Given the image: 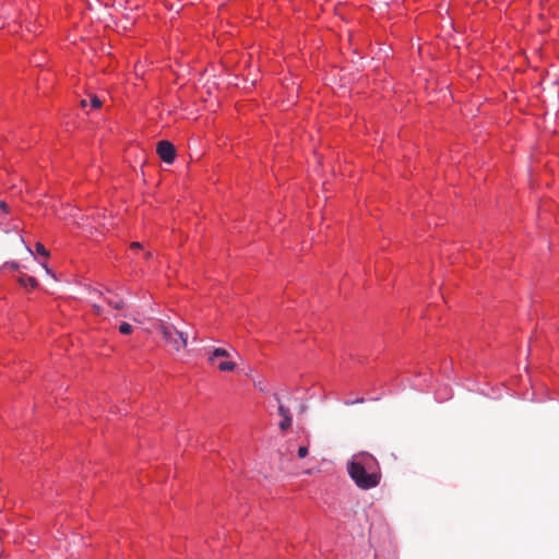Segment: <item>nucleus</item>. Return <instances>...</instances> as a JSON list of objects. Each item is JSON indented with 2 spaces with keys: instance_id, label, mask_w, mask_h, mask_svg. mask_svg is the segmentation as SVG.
<instances>
[{
  "instance_id": "nucleus-1",
  "label": "nucleus",
  "mask_w": 559,
  "mask_h": 559,
  "mask_svg": "<svg viewBox=\"0 0 559 559\" xmlns=\"http://www.w3.org/2000/svg\"><path fill=\"white\" fill-rule=\"evenodd\" d=\"M346 469L350 479L361 490L376 488L382 479L378 460L368 452L354 454L347 462Z\"/></svg>"
},
{
  "instance_id": "nucleus-2",
  "label": "nucleus",
  "mask_w": 559,
  "mask_h": 559,
  "mask_svg": "<svg viewBox=\"0 0 559 559\" xmlns=\"http://www.w3.org/2000/svg\"><path fill=\"white\" fill-rule=\"evenodd\" d=\"M157 329L160 331L165 343L174 350L179 352L187 346L188 333L178 330L173 324L160 321Z\"/></svg>"
},
{
  "instance_id": "nucleus-3",
  "label": "nucleus",
  "mask_w": 559,
  "mask_h": 559,
  "mask_svg": "<svg viewBox=\"0 0 559 559\" xmlns=\"http://www.w3.org/2000/svg\"><path fill=\"white\" fill-rule=\"evenodd\" d=\"M156 152L159 158L166 164H171L175 160L176 150L174 144L169 141H159L156 146Z\"/></svg>"
},
{
  "instance_id": "nucleus-4",
  "label": "nucleus",
  "mask_w": 559,
  "mask_h": 559,
  "mask_svg": "<svg viewBox=\"0 0 559 559\" xmlns=\"http://www.w3.org/2000/svg\"><path fill=\"white\" fill-rule=\"evenodd\" d=\"M19 282H20L21 285H23L25 287L35 288V287L38 286L37 280L35 277H33V276L22 275L19 278Z\"/></svg>"
},
{
  "instance_id": "nucleus-5",
  "label": "nucleus",
  "mask_w": 559,
  "mask_h": 559,
  "mask_svg": "<svg viewBox=\"0 0 559 559\" xmlns=\"http://www.w3.org/2000/svg\"><path fill=\"white\" fill-rule=\"evenodd\" d=\"M218 357H230V353L225 348L217 347L212 352L211 356L209 357V360L210 362L214 364L215 358Z\"/></svg>"
},
{
  "instance_id": "nucleus-6",
  "label": "nucleus",
  "mask_w": 559,
  "mask_h": 559,
  "mask_svg": "<svg viewBox=\"0 0 559 559\" xmlns=\"http://www.w3.org/2000/svg\"><path fill=\"white\" fill-rule=\"evenodd\" d=\"M106 301L109 306H111L118 310L123 309L126 306L124 301L121 298H119V299L107 298Z\"/></svg>"
},
{
  "instance_id": "nucleus-7",
  "label": "nucleus",
  "mask_w": 559,
  "mask_h": 559,
  "mask_svg": "<svg viewBox=\"0 0 559 559\" xmlns=\"http://www.w3.org/2000/svg\"><path fill=\"white\" fill-rule=\"evenodd\" d=\"M236 368V364L233 361H222L218 364V369L221 371H233Z\"/></svg>"
},
{
  "instance_id": "nucleus-8",
  "label": "nucleus",
  "mask_w": 559,
  "mask_h": 559,
  "mask_svg": "<svg viewBox=\"0 0 559 559\" xmlns=\"http://www.w3.org/2000/svg\"><path fill=\"white\" fill-rule=\"evenodd\" d=\"M36 252L47 259L49 257V251L44 247L43 243L37 242L35 246Z\"/></svg>"
},
{
  "instance_id": "nucleus-9",
  "label": "nucleus",
  "mask_w": 559,
  "mask_h": 559,
  "mask_svg": "<svg viewBox=\"0 0 559 559\" xmlns=\"http://www.w3.org/2000/svg\"><path fill=\"white\" fill-rule=\"evenodd\" d=\"M132 331H133L132 325L127 323V322H122L119 325V332L122 333V334H130V333H132Z\"/></svg>"
},
{
  "instance_id": "nucleus-10",
  "label": "nucleus",
  "mask_w": 559,
  "mask_h": 559,
  "mask_svg": "<svg viewBox=\"0 0 559 559\" xmlns=\"http://www.w3.org/2000/svg\"><path fill=\"white\" fill-rule=\"evenodd\" d=\"M292 421H293L292 417H290V418H286V417H285V418H283V419H282V421H281V423H280V425H278V426H280V429H281L282 431H286L288 428H290V426H292Z\"/></svg>"
},
{
  "instance_id": "nucleus-11",
  "label": "nucleus",
  "mask_w": 559,
  "mask_h": 559,
  "mask_svg": "<svg viewBox=\"0 0 559 559\" xmlns=\"http://www.w3.org/2000/svg\"><path fill=\"white\" fill-rule=\"evenodd\" d=\"M277 409H278V414L283 417V418H290V414H289V409L287 407H285L283 405V403H280V405L277 406Z\"/></svg>"
},
{
  "instance_id": "nucleus-12",
  "label": "nucleus",
  "mask_w": 559,
  "mask_h": 559,
  "mask_svg": "<svg viewBox=\"0 0 559 559\" xmlns=\"http://www.w3.org/2000/svg\"><path fill=\"white\" fill-rule=\"evenodd\" d=\"M91 106L93 108H99L102 106V100L96 95H91Z\"/></svg>"
},
{
  "instance_id": "nucleus-13",
  "label": "nucleus",
  "mask_w": 559,
  "mask_h": 559,
  "mask_svg": "<svg viewBox=\"0 0 559 559\" xmlns=\"http://www.w3.org/2000/svg\"><path fill=\"white\" fill-rule=\"evenodd\" d=\"M308 452L309 451H308V447L307 445L299 447L298 452H297L298 457H300V459L306 457L308 455Z\"/></svg>"
},
{
  "instance_id": "nucleus-14",
  "label": "nucleus",
  "mask_w": 559,
  "mask_h": 559,
  "mask_svg": "<svg viewBox=\"0 0 559 559\" xmlns=\"http://www.w3.org/2000/svg\"><path fill=\"white\" fill-rule=\"evenodd\" d=\"M0 209H1L4 213H8V212H9L8 204H7L4 201H0Z\"/></svg>"
},
{
  "instance_id": "nucleus-15",
  "label": "nucleus",
  "mask_w": 559,
  "mask_h": 559,
  "mask_svg": "<svg viewBox=\"0 0 559 559\" xmlns=\"http://www.w3.org/2000/svg\"><path fill=\"white\" fill-rule=\"evenodd\" d=\"M254 385H255L260 391H262V392H265V391H266L265 386L263 385V383H262L261 381L255 382V383H254Z\"/></svg>"
},
{
  "instance_id": "nucleus-16",
  "label": "nucleus",
  "mask_w": 559,
  "mask_h": 559,
  "mask_svg": "<svg viewBox=\"0 0 559 559\" xmlns=\"http://www.w3.org/2000/svg\"><path fill=\"white\" fill-rule=\"evenodd\" d=\"M364 402H365V400L361 397V399H357L356 401H352V402L347 401V402H345V405H353L355 403H360L361 404Z\"/></svg>"
},
{
  "instance_id": "nucleus-17",
  "label": "nucleus",
  "mask_w": 559,
  "mask_h": 559,
  "mask_svg": "<svg viewBox=\"0 0 559 559\" xmlns=\"http://www.w3.org/2000/svg\"><path fill=\"white\" fill-rule=\"evenodd\" d=\"M273 397H274V400L276 401L277 406L280 405V403H283V402H282V397H281V395H280L278 393H274V394H273Z\"/></svg>"
},
{
  "instance_id": "nucleus-18",
  "label": "nucleus",
  "mask_w": 559,
  "mask_h": 559,
  "mask_svg": "<svg viewBox=\"0 0 559 559\" xmlns=\"http://www.w3.org/2000/svg\"><path fill=\"white\" fill-rule=\"evenodd\" d=\"M41 265H43V267L46 270V272H47L48 274H51V271H50V269L47 266V264H46V263H41Z\"/></svg>"
},
{
  "instance_id": "nucleus-19",
  "label": "nucleus",
  "mask_w": 559,
  "mask_h": 559,
  "mask_svg": "<svg viewBox=\"0 0 559 559\" xmlns=\"http://www.w3.org/2000/svg\"><path fill=\"white\" fill-rule=\"evenodd\" d=\"M131 248H141V243L140 242H132L131 243Z\"/></svg>"
},
{
  "instance_id": "nucleus-20",
  "label": "nucleus",
  "mask_w": 559,
  "mask_h": 559,
  "mask_svg": "<svg viewBox=\"0 0 559 559\" xmlns=\"http://www.w3.org/2000/svg\"><path fill=\"white\" fill-rule=\"evenodd\" d=\"M94 310H95V312H96L97 314H99V313H100V307H99V306L94 305Z\"/></svg>"
},
{
  "instance_id": "nucleus-21",
  "label": "nucleus",
  "mask_w": 559,
  "mask_h": 559,
  "mask_svg": "<svg viewBox=\"0 0 559 559\" xmlns=\"http://www.w3.org/2000/svg\"><path fill=\"white\" fill-rule=\"evenodd\" d=\"M80 105H81V107H86L87 106V100L86 99H82Z\"/></svg>"
},
{
  "instance_id": "nucleus-22",
  "label": "nucleus",
  "mask_w": 559,
  "mask_h": 559,
  "mask_svg": "<svg viewBox=\"0 0 559 559\" xmlns=\"http://www.w3.org/2000/svg\"><path fill=\"white\" fill-rule=\"evenodd\" d=\"M10 265H11V269H13V270L19 269V264L15 262H12Z\"/></svg>"
},
{
  "instance_id": "nucleus-23",
  "label": "nucleus",
  "mask_w": 559,
  "mask_h": 559,
  "mask_svg": "<svg viewBox=\"0 0 559 559\" xmlns=\"http://www.w3.org/2000/svg\"><path fill=\"white\" fill-rule=\"evenodd\" d=\"M151 257H152V253H151V252H147V253L145 254V258H146V259H150Z\"/></svg>"
},
{
  "instance_id": "nucleus-24",
  "label": "nucleus",
  "mask_w": 559,
  "mask_h": 559,
  "mask_svg": "<svg viewBox=\"0 0 559 559\" xmlns=\"http://www.w3.org/2000/svg\"><path fill=\"white\" fill-rule=\"evenodd\" d=\"M305 411H306V406H305V405H302V406L300 407V412H301V413H304Z\"/></svg>"
}]
</instances>
